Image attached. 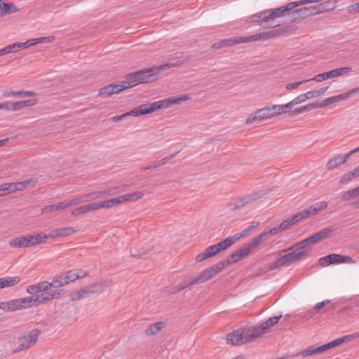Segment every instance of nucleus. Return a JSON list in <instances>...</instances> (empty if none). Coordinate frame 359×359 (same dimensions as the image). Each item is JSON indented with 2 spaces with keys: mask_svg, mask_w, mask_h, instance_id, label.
<instances>
[{
  "mask_svg": "<svg viewBox=\"0 0 359 359\" xmlns=\"http://www.w3.org/2000/svg\"><path fill=\"white\" fill-rule=\"evenodd\" d=\"M111 283L109 280H102L88 285L92 294L101 291L104 287L111 286Z\"/></svg>",
  "mask_w": 359,
  "mask_h": 359,
  "instance_id": "obj_40",
  "label": "nucleus"
},
{
  "mask_svg": "<svg viewBox=\"0 0 359 359\" xmlns=\"http://www.w3.org/2000/svg\"><path fill=\"white\" fill-rule=\"evenodd\" d=\"M353 262V259L349 256L334 253L330 254L319 259V264L321 266L340 263H352Z\"/></svg>",
  "mask_w": 359,
  "mask_h": 359,
  "instance_id": "obj_9",
  "label": "nucleus"
},
{
  "mask_svg": "<svg viewBox=\"0 0 359 359\" xmlns=\"http://www.w3.org/2000/svg\"><path fill=\"white\" fill-rule=\"evenodd\" d=\"M38 102V100L36 98L29 99L23 101H18L16 102L17 110L20 111L22 109L25 107H32L36 104Z\"/></svg>",
  "mask_w": 359,
  "mask_h": 359,
  "instance_id": "obj_52",
  "label": "nucleus"
},
{
  "mask_svg": "<svg viewBox=\"0 0 359 359\" xmlns=\"http://www.w3.org/2000/svg\"><path fill=\"white\" fill-rule=\"evenodd\" d=\"M271 14V10L269 9V10H266V11H262L259 13V15H260V18H261V20L263 21V22H268V20L272 18V15H269Z\"/></svg>",
  "mask_w": 359,
  "mask_h": 359,
  "instance_id": "obj_61",
  "label": "nucleus"
},
{
  "mask_svg": "<svg viewBox=\"0 0 359 359\" xmlns=\"http://www.w3.org/2000/svg\"><path fill=\"white\" fill-rule=\"evenodd\" d=\"M299 223L295 215H292L285 220L283 221L280 224L279 227L281 228L282 231L290 229L293 226L294 224Z\"/></svg>",
  "mask_w": 359,
  "mask_h": 359,
  "instance_id": "obj_47",
  "label": "nucleus"
},
{
  "mask_svg": "<svg viewBox=\"0 0 359 359\" xmlns=\"http://www.w3.org/2000/svg\"><path fill=\"white\" fill-rule=\"evenodd\" d=\"M50 284L48 281H42L36 285H29L27 287V292L29 294L35 295L39 294V292H44L48 291L50 289Z\"/></svg>",
  "mask_w": 359,
  "mask_h": 359,
  "instance_id": "obj_19",
  "label": "nucleus"
},
{
  "mask_svg": "<svg viewBox=\"0 0 359 359\" xmlns=\"http://www.w3.org/2000/svg\"><path fill=\"white\" fill-rule=\"evenodd\" d=\"M348 12L350 14L359 13V1L348 6Z\"/></svg>",
  "mask_w": 359,
  "mask_h": 359,
  "instance_id": "obj_63",
  "label": "nucleus"
},
{
  "mask_svg": "<svg viewBox=\"0 0 359 359\" xmlns=\"http://www.w3.org/2000/svg\"><path fill=\"white\" fill-rule=\"evenodd\" d=\"M311 206L315 208L316 212L318 213L321 210L327 208V203L326 201H320L311 205Z\"/></svg>",
  "mask_w": 359,
  "mask_h": 359,
  "instance_id": "obj_62",
  "label": "nucleus"
},
{
  "mask_svg": "<svg viewBox=\"0 0 359 359\" xmlns=\"http://www.w3.org/2000/svg\"><path fill=\"white\" fill-rule=\"evenodd\" d=\"M9 245L11 248H28L32 246L31 244L29 235L19 236L10 240Z\"/></svg>",
  "mask_w": 359,
  "mask_h": 359,
  "instance_id": "obj_22",
  "label": "nucleus"
},
{
  "mask_svg": "<svg viewBox=\"0 0 359 359\" xmlns=\"http://www.w3.org/2000/svg\"><path fill=\"white\" fill-rule=\"evenodd\" d=\"M224 269V264L219 262L217 264L202 271L198 276H196L197 280L195 282H199V284L205 283L215 277Z\"/></svg>",
  "mask_w": 359,
  "mask_h": 359,
  "instance_id": "obj_11",
  "label": "nucleus"
},
{
  "mask_svg": "<svg viewBox=\"0 0 359 359\" xmlns=\"http://www.w3.org/2000/svg\"><path fill=\"white\" fill-rule=\"evenodd\" d=\"M19 9L13 3H4L0 0V15L4 17L13 13H16Z\"/></svg>",
  "mask_w": 359,
  "mask_h": 359,
  "instance_id": "obj_25",
  "label": "nucleus"
},
{
  "mask_svg": "<svg viewBox=\"0 0 359 359\" xmlns=\"http://www.w3.org/2000/svg\"><path fill=\"white\" fill-rule=\"evenodd\" d=\"M311 81V80L310 79L299 81L294 82V83H290L286 84L285 88L288 90H294V89L297 88L299 86H301L304 83H306L309 81Z\"/></svg>",
  "mask_w": 359,
  "mask_h": 359,
  "instance_id": "obj_57",
  "label": "nucleus"
},
{
  "mask_svg": "<svg viewBox=\"0 0 359 359\" xmlns=\"http://www.w3.org/2000/svg\"><path fill=\"white\" fill-rule=\"evenodd\" d=\"M18 182L15 183H5L0 186V191H2V193H4V196L14 193L16 191H20V188L18 187Z\"/></svg>",
  "mask_w": 359,
  "mask_h": 359,
  "instance_id": "obj_38",
  "label": "nucleus"
},
{
  "mask_svg": "<svg viewBox=\"0 0 359 359\" xmlns=\"http://www.w3.org/2000/svg\"><path fill=\"white\" fill-rule=\"evenodd\" d=\"M0 109L16 111H18L16 102H6L4 103H0Z\"/></svg>",
  "mask_w": 359,
  "mask_h": 359,
  "instance_id": "obj_54",
  "label": "nucleus"
},
{
  "mask_svg": "<svg viewBox=\"0 0 359 359\" xmlns=\"http://www.w3.org/2000/svg\"><path fill=\"white\" fill-rule=\"evenodd\" d=\"M348 156L344 154L341 156L340 154L337 155L331 158L327 163L326 168L327 170H332L337 168L339 165L344 164L347 162Z\"/></svg>",
  "mask_w": 359,
  "mask_h": 359,
  "instance_id": "obj_21",
  "label": "nucleus"
},
{
  "mask_svg": "<svg viewBox=\"0 0 359 359\" xmlns=\"http://www.w3.org/2000/svg\"><path fill=\"white\" fill-rule=\"evenodd\" d=\"M39 180L37 177H32L29 179L25 180L22 182H18V187L20 188V191H22L27 187H34L37 184Z\"/></svg>",
  "mask_w": 359,
  "mask_h": 359,
  "instance_id": "obj_46",
  "label": "nucleus"
},
{
  "mask_svg": "<svg viewBox=\"0 0 359 359\" xmlns=\"http://www.w3.org/2000/svg\"><path fill=\"white\" fill-rule=\"evenodd\" d=\"M316 353H318V352L317 351V347L314 348L313 346H310L304 351H300L294 355H290V359H292L299 355H302L304 358H306Z\"/></svg>",
  "mask_w": 359,
  "mask_h": 359,
  "instance_id": "obj_50",
  "label": "nucleus"
},
{
  "mask_svg": "<svg viewBox=\"0 0 359 359\" xmlns=\"http://www.w3.org/2000/svg\"><path fill=\"white\" fill-rule=\"evenodd\" d=\"M163 323L158 322L150 325L149 327L145 330L144 333L147 336H151L158 332L160 330L163 329Z\"/></svg>",
  "mask_w": 359,
  "mask_h": 359,
  "instance_id": "obj_45",
  "label": "nucleus"
},
{
  "mask_svg": "<svg viewBox=\"0 0 359 359\" xmlns=\"http://www.w3.org/2000/svg\"><path fill=\"white\" fill-rule=\"evenodd\" d=\"M266 194H267V191H254L250 194L244 196L243 198H241L237 202L229 204V207H230L231 210H235L237 209H241L244 206L247 205L248 203H250L255 200L262 198Z\"/></svg>",
  "mask_w": 359,
  "mask_h": 359,
  "instance_id": "obj_8",
  "label": "nucleus"
},
{
  "mask_svg": "<svg viewBox=\"0 0 359 359\" xmlns=\"http://www.w3.org/2000/svg\"><path fill=\"white\" fill-rule=\"evenodd\" d=\"M285 29L286 28L281 27V28L278 29H273V30L267 32L268 35H269V37L276 36H278V35H281V34H283L284 33H286Z\"/></svg>",
  "mask_w": 359,
  "mask_h": 359,
  "instance_id": "obj_59",
  "label": "nucleus"
},
{
  "mask_svg": "<svg viewBox=\"0 0 359 359\" xmlns=\"http://www.w3.org/2000/svg\"><path fill=\"white\" fill-rule=\"evenodd\" d=\"M229 247L231 246L225 238L215 245L208 247L203 252L196 255L195 259L196 262H201L208 258L213 257L220 252L226 250Z\"/></svg>",
  "mask_w": 359,
  "mask_h": 359,
  "instance_id": "obj_4",
  "label": "nucleus"
},
{
  "mask_svg": "<svg viewBox=\"0 0 359 359\" xmlns=\"http://www.w3.org/2000/svg\"><path fill=\"white\" fill-rule=\"evenodd\" d=\"M238 43H250L253 41H257L260 40H266L269 39L267 32L262 33H257L255 34L250 35L249 36H238Z\"/></svg>",
  "mask_w": 359,
  "mask_h": 359,
  "instance_id": "obj_23",
  "label": "nucleus"
},
{
  "mask_svg": "<svg viewBox=\"0 0 359 359\" xmlns=\"http://www.w3.org/2000/svg\"><path fill=\"white\" fill-rule=\"evenodd\" d=\"M41 334L39 330L35 329L29 332L27 335L19 338V346L13 351V353H18L22 349H27L32 347L36 343L38 337Z\"/></svg>",
  "mask_w": 359,
  "mask_h": 359,
  "instance_id": "obj_7",
  "label": "nucleus"
},
{
  "mask_svg": "<svg viewBox=\"0 0 359 359\" xmlns=\"http://www.w3.org/2000/svg\"><path fill=\"white\" fill-rule=\"evenodd\" d=\"M290 104V102H288L283 105H274L271 107V109L273 111V114L274 116L280 115L281 114H285L290 111L292 109V106L287 107V105Z\"/></svg>",
  "mask_w": 359,
  "mask_h": 359,
  "instance_id": "obj_44",
  "label": "nucleus"
},
{
  "mask_svg": "<svg viewBox=\"0 0 359 359\" xmlns=\"http://www.w3.org/2000/svg\"><path fill=\"white\" fill-rule=\"evenodd\" d=\"M283 251H281V252L279 255L280 258L278 260H276L274 263L270 265L269 269L273 270L276 269H278L286 264L285 259H283Z\"/></svg>",
  "mask_w": 359,
  "mask_h": 359,
  "instance_id": "obj_55",
  "label": "nucleus"
},
{
  "mask_svg": "<svg viewBox=\"0 0 359 359\" xmlns=\"http://www.w3.org/2000/svg\"><path fill=\"white\" fill-rule=\"evenodd\" d=\"M236 44H238V37H231L229 39H222L218 42L212 44V48L213 49H219L223 47L231 46Z\"/></svg>",
  "mask_w": 359,
  "mask_h": 359,
  "instance_id": "obj_28",
  "label": "nucleus"
},
{
  "mask_svg": "<svg viewBox=\"0 0 359 359\" xmlns=\"http://www.w3.org/2000/svg\"><path fill=\"white\" fill-rule=\"evenodd\" d=\"M50 297V292L48 291L42 292L39 294H35L34 297L36 300V306L41 304H45L48 302L51 301L52 298Z\"/></svg>",
  "mask_w": 359,
  "mask_h": 359,
  "instance_id": "obj_41",
  "label": "nucleus"
},
{
  "mask_svg": "<svg viewBox=\"0 0 359 359\" xmlns=\"http://www.w3.org/2000/svg\"><path fill=\"white\" fill-rule=\"evenodd\" d=\"M95 210L93 203L80 206L72 211V215L78 216L81 214H85L90 211Z\"/></svg>",
  "mask_w": 359,
  "mask_h": 359,
  "instance_id": "obj_43",
  "label": "nucleus"
},
{
  "mask_svg": "<svg viewBox=\"0 0 359 359\" xmlns=\"http://www.w3.org/2000/svg\"><path fill=\"white\" fill-rule=\"evenodd\" d=\"M310 243L308 241L307 238L298 242L297 243L292 245L287 250H283V252H286L289 250H295L297 252H304V257H305L311 250Z\"/></svg>",
  "mask_w": 359,
  "mask_h": 359,
  "instance_id": "obj_20",
  "label": "nucleus"
},
{
  "mask_svg": "<svg viewBox=\"0 0 359 359\" xmlns=\"http://www.w3.org/2000/svg\"><path fill=\"white\" fill-rule=\"evenodd\" d=\"M191 97L189 95H182L177 97H170L165 99L163 100H159L154 102L153 103L148 104L149 107L155 106L154 111L161 109L168 108L174 104H180L184 102H186L190 100Z\"/></svg>",
  "mask_w": 359,
  "mask_h": 359,
  "instance_id": "obj_6",
  "label": "nucleus"
},
{
  "mask_svg": "<svg viewBox=\"0 0 359 359\" xmlns=\"http://www.w3.org/2000/svg\"><path fill=\"white\" fill-rule=\"evenodd\" d=\"M64 275L65 279H66L67 283L69 284L79 278L88 276V271L83 269H75L65 272Z\"/></svg>",
  "mask_w": 359,
  "mask_h": 359,
  "instance_id": "obj_18",
  "label": "nucleus"
},
{
  "mask_svg": "<svg viewBox=\"0 0 359 359\" xmlns=\"http://www.w3.org/2000/svg\"><path fill=\"white\" fill-rule=\"evenodd\" d=\"M353 179L351 178L349 172L344 174L339 179V182L341 184H346L348 182H351Z\"/></svg>",
  "mask_w": 359,
  "mask_h": 359,
  "instance_id": "obj_64",
  "label": "nucleus"
},
{
  "mask_svg": "<svg viewBox=\"0 0 359 359\" xmlns=\"http://www.w3.org/2000/svg\"><path fill=\"white\" fill-rule=\"evenodd\" d=\"M337 231V228L334 226H331L325 229H323L322 230L319 231L318 232L311 235V236L308 237V241L309 242L310 245L316 244L318 242L327 238L330 237L332 233Z\"/></svg>",
  "mask_w": 359,
  "mask_h": 359,
  "instance_id": "obj_13",
  "label": "nucleus"
},
{
  "mask_svg": "<svg viewBox=\"0 0 359 359\" xmlns=\"http://www.w3.org/2000/svg\"><path fill=\"white\" fill-rule=\"evenodd\" d=\"M357 93H359V87L353 88L345 93H342V94H339L337 96H332V97L325 98V99L323 100V102H324L325 107L331 104L345 100V99H346L355 94H357Z\"/></svg>",
  "mask_w": 359,
  "mask_h": 359,
  "instance_id": "obj_16",
  "label": "nucleus"
},
{
  "mask_svg": "<svg viewBox=\"0 0 359 359\" xmlns=\"http://www.w3.org/2000/svg\"><path fill=\"white\" fill-rule=\"evenodd\" d=\"M50 287L58 288L66 285H68L67 280L65 279L64 273H62L58 276H55L52 282H50Z\"/></svg>",
  "mask_w": 359,
  "mask_h": 359,
  "instance_id": "obj_42",
  "label": "nucleus"
},
{
  "mask_svg": "<svg viewBox=\"0 0 359 359\" xmlns=\"http://www.w3.org/2000/svg\"><path fill=\"white\" fill-rule=\"evenodd\" d=\"M270 327H271L269 325L267 320L262 323L259 327L256 326H251V328L255 331L254 335L257 334V338L260 337L262 334L266 332Z\"/></svg>",
  "mask_w": 359,
  "mask_h": 359,
  "instance_id": "obj_51",
  "label": "nucleus"
},
{
  "mask_svg": "<svg viewBox=\"0 0 359 359\" xmlns=\"http://www.w3.org/2000/svg\"><path fill=\"white\" fill-rule=\"evenodd\" d=\"M261 243L262 241L257 236H256L253 238H252L247 244H245L243 246L245 248V249L249 250L250 254L252 251L257 249Z\"/></svg>",
  "mask_w": 359,
  "mask_h": 359,
  "instance_id": "obj_48",
  "label": "nucleus"
},
{
  "mask_svg": "<svg viewBox=\"0 0 359 359\" xmlns=\"http://www.w3.org/2000/svg\"><path fill=\"white\" fill-rule=\"evenodd\" d=\"M21 280L19 276L7 277L0 278V289H3L7 287H13Z\"/></svg>",
  "mask_w": 359,
  "mask_h": 359,
  "instance_id": "obj_29",
  "label": "nucleus"
},
{
  "mask_svg": "<svg viewBox=\"0 0 359 359\" xmlns=\"http://www.w3.org/2000/svg\"><path fill=\"white\" fill-rule=\"evenodd\" d=\"M249 255V250L245 249L243 246L233 251V252L228 257L226 261H222L224 264V268L232 264L236 263L241 260L243 258L247 257Z\"/></svg>",
  "mask_w": 359,
  "mask_h": 359,
  "instance_id": "obj_15",
  "label": "nucleus"
},
{
  "mask_svg": "<svg viewBox=\"0 0 359 359\" xmlns=\"http://www.w3.org/2000/svg\"><path fill=\"white\" fill-rule=\"evenodd\" d=\"M319 1H320V0H300L298 1L288 3L285 6H283V8L285 12L290 11L297 6H303V5H306V4H311V3H317Z\"/></svg>",
  "mask_w": 359,
  "mask_h": 359,
  "instance_id": "obj_34",
  "label": "nucleus"
},
{
  "mask_svg": "<svg viewBox=\"0 0 359 359\" xmlns=\"http://www.w3.org/2000/svg\"><path fill=\"white\" fill-rule=\"evenodd\" d=\"M75 230L72 227H65L52 230L50 233V236L52 238H56L62 236H67L73 234Z\"/></svg>",
  "mask_w": 359,
  "mask_h": 359,
  "instance_id": "obj_27",
  "label": "nucleus"
},
{
  "mask_svg": "<svg viewBox=\"0 0 359 359\" xmlns=\"http://www.w3.org/2000/svg\"><path fill=\"white\" fill-rule=\"evenodd\" d=\"M97 197H98V194L97 192H93L81 196H76L72 200L65 201V202H66V207L68 208L69 206L76 205L82 202L87 201L89 198H95Z\"/></svg>",
  "mask_w": 359,
  "mask_h": 359,
  "instance_id": "obj_24",
  "label": "nucleus"
},
{
  "mask_svg": "<svg viewBox=\"0 0 359 359\" xmlns=\"http://www.w3.org/2000/svg\"><path fill=\"white\" fill-rule=\"evenodd\" d=\"M255 331L251 326L246 325L234 330L226 336L227 344L233 346H241L245 343L252 342L257 338V334H255Z\"/></svg>",
  "mask_w": 359,
  "mask_h": 359,
  "instance_id": "obj_2",
  "label": "nucleus"
},
{
  "mask_svg": "<svg viewBox=\"0 0 359 359\" xmlns=\"http://www.w3.org/2000/svg\"><path fill=\"white\" fill-rule=\"evenodd\" d=\"M274 116L271 108L266 107L257 110L255 114H251L247 119L246 123L251 124L255 121H261Z\"/></svg>",
  "mask_w": 359,
  "mask_h": 359,
  "instance_id": "obj_14",
  "label": "nucleus"
},
{
  "mask_svg": "<svg viewBox=\"0 0 359 359\" xmlns=\"http://www.w3.org/2000/svg\"><path fill=\"white\" fill-rule=\"evenodd\" d=\"M111 95H113L112 90H111V84L105 86L100 88L99 90V95L103 97H109Z\"/></svg>",
  "mask_w": 359,
  "mask_h": 359,
  "instance_id": "obj_56",
  "label": "nucleus"
},
{
  "mask_svg": "<svg viewBox=\"0 0 359 359\" xmlns=\"http://www.w3.org/2000/svg\"><path fill=\"white\" fill-rule=\"evenodd\" d=\"M288 252H290L283 255L286 264L296 262L304 257V252H297L295 250H289Z\"/></svg>",
  "mask_w": 359,
  "mask_h": 359,
  "instance_id": "obj_30",
  "label": "nucleus"
},
{
  "mask_svg": "<svg viewBox=\"0 0 359 359\" xmlns=\"http://www.w3.org/2000/svg\"><path fill=\"white\" fill-rule=\"evenodd\" d=\"M351 71L352 68L351 67L337 68L329 72L318 74L316 75L313 78L311 79V80L315 81L316 82H321L328 79L338 77L344 75L347 73L351 72Z\"/></svg>",
  "mask_w": 359,
  "mask_h": 359,
  "instance_id": "obj_10",
  "label": "nucleus"
},
{
  "mask_svg": "<svg viewBox=\"0 0 359 359\" xmlns=\"http://www.w3.org/2000/svg\"><path fill=\"white\" fill-rule=\"evenodd\" d=\"M323 107H325L323 100H317L314 102H312V103H310L309 104L302 107L303 112L310 111L315 108H323Z\"/></svg>",
  "mask_w": 359,
  "mask_h": 359,
  "instance_id": "obj_53",
  "label": "nucleus"
},
{
  "mask_svg": "<svg viewBox=\"0 0 359 359\" xmlns=\"http://www.w3.org/2000/svg\"><path fill=\"white\" fill-rule=\"evenodd\" d=\"M66 202L62 201L56 204L46 205L41 209L43 214H47L55 211H59L66 209Z\"/></svg>",
  "mask_w": 359,
  "mask_h": 359,
  "instance_id": "obj_33",
  "label": "nucleus"
},
{
  "mask_svg": "<svg viewBox=\"0 0 359 359\" xmlns=\"http://www.w3.org/2000/svg\"><path fill=\"white\" fill-rule=\"evenodd\" d=\"M20 306L21 305L19 304L18 299L8 302H0V309L6 312L20 310Z\"/></svg>",
  "mask_w": 359,
  "mask_h": 359,
  "instance_id": "obj_26",
  "label": "nucleus"
},
{
  "mask_svg": "<svg viewBox=\"0 0 359 359\" xmlns=\"http://www.w3.org/2000/svg\"><path fill=\"white\" fill-rule=\"evenodd\" d=\"M117 204H119V199H118V198H111L102 202L93 203L95 210L100 208H111Z\"/></svg>",
  "mask_w": 359,
  "mask_h": 359,
  "instance_id": "obj_31",
  "label": "nucleus"
},
{
  "mask_svg": "<svg viewBox=\"0 0 359 359\" xmlns=\"http://www.w3.org/2000/svg\"><path fill=\"white\" fill-rule=\"evenodd\" d=\"M260 223L259 222H253L252 224L245 228L242 232L237 233L233 236L227 237L226 239L228 241L230 246L233 245L236 242L238 241L243 237H245L248 233H249L251 231L257 228L259 226Z\"/></svg>",
  "mask_w": 359,
  "mask_h": 359,
  "instance_id": "obj_17",
  "label": "nucleus"
},
{
  "mask_svg": "<svg viewBox=\"0 0 359 359\" xmlns=\"http://www.w3.org/2000/svg\"><path fill=\"white\" fill-rule=\"evenodd\" d=\"M359 196V187H357L351 190L344 191L341 196V200L344 201H349Z\"/></svg>",
  "mask_w": 359,
  "mask_h": 359,
  "instance_id": "obj_49",
  "label": "nucleus"
},
{
  "mask_svg": "<svg viewBox=\"0 0 359 359\" xmlns=\"http://www.w3.org/2000/svg\"><path fill=\"white\" fill-rule=\"evenodd\" d=\"M190 59L189 56H186L180 53L179 55L170 59L168 62L159 65V66H154L151 68L143 69L145 72L146 75H151L154 76V79H152V82L157 80L158 78V73L162 71H165L170 69L171 67H177L185 62L188 61Z\"/></svg>",
  "mask_w": 359,
  "mask_h": 359,
  "instance_id": "obj_3",
  "label": "nucleus"
},
{
  "mask_svg": "<svg viewBox=\"0 0 359 359\" xmlns=\"http://www.w3.org/2000/svg\"><path fill=\"white\" fill-rule=\"evenodd\" d=\"M196 280L197 277H192L188 280H184L182 283L174 287L175 290H173V292H179L192 285L199 284V282H195Z\"/></svg>",
  "mask_w": 359,
  "mask_h": 359,
  "instance_id": "obj_37",
  "label": "nucleus"
},
{
  "mask_svg": "<svg viewBox=\"0 0 359 359\" xmlns=\"http://www.w3.org/2000/svg\"><path fill=\"white\" fill-rule=\"evenodd\" d=\"M19 304L21 305L20 309H28L30 307H36V300L34 295L32 294L31 297H27L25 298H19L18 299Z\"/></svg>",
  "mask_w": 359,
  "mask_h": 359,
  "instance_id": "obj_36",
  "label": "nucleus"
},
{
  "mask_svg": "<svg viewBox=\"0 0 359 359\" xmlns=\"http://www.w3.org/2000/svg\"><path fill=\"white\" fill-rule=\"evenodd\" d=\"M36 93L33 91L20 90V91H4L3 96L4 97H32L36 96Z\"/></svg>",
  "mask_w": 359,
  "mask_h": 359,
  "instance_id": "obj_32",
  "label": "nucleus"
},
{
  "mask_svg": "<svg viewBox=\"0 0 359 359\" xmlns=\"http://www.w3.org/2000/svg\"><path fill=\"white\" fill-rule=\"evenodd\" d=\"M48 238H50V233L47 235L43 233H40L36 235H29V238L32 246L36 244L46 243Z\"/></svg>",
  "mask_w": 359,
  "mask_h": 359,
  "instance_id": "obj_39",
  "label": "nucleus"
},
{
  "mask_svg": "<svg viewBox=\"0 0 359 359\" xmlns=\"http://www.w3.org/2000/svg\"><path fill=\"white\" fill-rule=\"evenodd\" d=\"M126 81H121L119 84H111V90L113 94H117L122 90L133 88L140 83H147L152 82L154 76L146 75L144 69L137 72L129 73L126 76Z\"/></svg>",
  "mask_w": 359,
  "mask_h": 359,
  "instance_id": "obj_1",
  "label": "nucleus"
},
{
  "mask_svg": "<svg viewBox=\"0 0 359 359\" xmlns=\"http://www.w3.org/2000/svg\"><path fill=\"white\" fill-rule=\"evenodd\" d=\"M306 100V99L305 97L304 94H301V95H298L297 97H296L291 102H290V104L287 105V107H290V106H292V107H293L294 106L304 102Z\"/></svg>",
  "mask_w": 359,
  "mask_h": 359,
  "instance_id": "obj_58",
  "label": "nucleus"
},
{
  "mask_svg": "<svg viewBox=\"0 0 359 359\" xmlns=\"http://www.w3.org/2000/svg\"><path fill=\"white\" fill-rule=\"evenodd\" d=\"M154 107H156L155 106L149 107L148 104H141V105L133 109L131 111H130L126 114H123L120 116H114V117H112V119L114 120V121H120L128 116H138L140 115L148 114L154 112Z\"/></svg>",
  "mask_w": 359,
  "mask_h": 359,
  "instance_id": "obj_12",
  "label": "nucleus"
},
{
  "mask_svg": "<svg viewBox=\"0 0 359 359\" xmlns=\"http://www.w3.org/2000/svg\"><path fill=\"white\" fill-rule=\"evenodd\" d=\"M143 197V193L141 191H135L130 194H126L125 195L121 196L118 197L119 199V203L126 202V201H135L138 199H140Z\"/></svg>",
  "mask_w": 359,
  "mask_h": 359,
  "instance_id": "obj_35",
  "label": "nucleus"
},
{
  "mask_svg": "<svg viewBox=\"0 0 359 359\" xmlns=\"http://www.w3.org/2000/svg\"><path fill=\"white\" fill-rule=\"evenodd\" d=\"M325 7L323 4L318 6H311L309 7H303L295 10L292 13L293 20H299L306 18L309 16L321 13L325 11Z\"/></svg>",
  "mask_w": 359,
  "mask_h": 359,
  "instance_id": "obj_5",
  "label": "nucleus"
},
{
  "mask_svg": "<svg viewBox=\"0 0 359 359\" xmlns=\"http://www.w3.org/2000/svg\"><path fill=\"white\" fill-rule=\"evenodd\" d=\"M295 217L299 222L302 221L303 219L309 218L308 211H306L305 209L297 212L295 215Z\"/></svg>",
  "mask_w": 359,
  "mask_h": 359,
  "instance_id": "obj_60",
  "label": "nucleus"
}]
</instances>
